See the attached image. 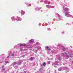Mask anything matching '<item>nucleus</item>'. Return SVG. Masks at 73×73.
<instances>
[{
    "label": "nucleus",
    "mask_w": 73,
    "mask_h": 73,
    "mask_svg": "<svg viewBox=\"0 0 73 73\" xmlns=\"http://www.w3.org/2000/svg\"><path fill=\"white\" fill-rule=\"evenodd\" d=\"M45 48L46 49H47L48 50H49V51L51 50V49L50 48H49V47L48 46H46L45 47Z\"/></svg>",
    "instance_id": "obj_1"
},
{
    "label": "nucleus",
    "mask_w": 73,
    "mask_h": 73,
    "mask_svg": "<svg viewBox=\"0 0 73 73\" xmlns=\"http://www.w3.org/2000/svg\"><path fill=\"white\" fill-rule=\"evenodd\" d=\"M65 13L66 14V16L67 17H69V14L67 13Z\"/></svg>",
    "instance_id": "obj_2"
},
{
    "label": "nucleus",
    "mask_w": 73,
    "mask_h": 73,
    "mask_svg": "<svg viewBox=\"0 0 73 73\" xmlns=\"http://www.w3.org/2000/svg\"><path fill=\"white\" fill-rule=\"evenodd\" d=\"M33 42V40L31 39L29 41V43H31V42Z\"/></svg>",
    "instance_id": "obj_3"
},
{
    "label": "nucleus",
    "mask_w": 73,
    "mask_h": 73,
    "mask_svg": "<svg viewBox=\"0 0 73 73\" xmlns=\"http://www.w3.org/2000/svg\"><path fill=\"white\" fill-rule=\"evenodd\" d=\"M58 70L59 71H61V70H62V68H59L58 69Z\"/></svg>",
    "instance_id": "obj_4"
},
{
    "label": "nucleus",
    "mask_w": 73,
    "mask_h": 73,
    "mask_svg": "<svg viewBox=\"0 0 73 73\" xmlns=\"http://www.w3.org/2000/svg\"><path fill=\"white\" fill-rule=\"evenodd\" d=\"M43 65L44 66H45L46 65V63L45 62H44L43 64Z\"/></svg>",
    "instance_id": "obj_5"
},
{
    "label": "nucleus",
    "mask_w": 73,
    "mask_h": 73,
    "mask_svg": "<svg viewBox=\"0 0 73 73\" xmlns=\"http://www.w3.org/2000/svg\"><path fill=\"white\" fill-rule=\"evenodd\" d=\"M25 13V12H24V11H22V15H24Z\"/></svg>",
    "instance_id": "obj_6"
},
{
    "label": "nucleus",
    "mask_w": 73,
    "mask_h": 73,
    "mask_svg": "<svg viewBox=\"0 0 73 73\" xmlns=\"http://www.w3.org/2000/svg\"><path fill=\"white\" fill-rule=\"evenodd\" d=\"M5 63L6 64H8L9 63V62L8 61H6L5 62Z\"/></svg>",
    "instance_id": "obj_7"
},
{
    "label": "nucleus",
    "mask_w": 73,
    "mask_h": 73,
    "mask_svg": "<svg viewBox=\"0 0 73 73\" xmlns=\"http://www.w3.org/2000/svg\"><path fill=\"white\" fill-rule=\"evenodd\" d=\"M27 45H26V44H23V46H26Z\"/></svg>",
    "instance_id": "obj_8"
},
{
    "label": "nucleus",
    "mask_w": 73,
    "mask_h": 73,
    "mask_svg": "<svg viewBox=\"0 0 73 73\" xmlns=\"http://www.w3.org/2000/svg\"><path fill=\"white\" fill-rule=\"evenodd\" d=\"M20 46H23V44H20Z\"/></svg>",
    "instance_id": "obj_9"
},
{
    "label": "nucleus",
    "mask_w": 73,
    "mask_h": 73,
    "mask_svg": "<svg viewBox=\"0 0 73 73\" xmlns=\"http://www.w3.org/2000/svg\"><path fill=\"white\" fill-rule=\"evenodd\" d=\"M3 70L4 71H5V68H3Z\"/></svg>",
    "instance_id": "obj_10"
},
{
    "label": "nucleus",
    "mask_w": 73,
    "mask_h": 73,
    "mask_svg": "<svg viewBox=\"0 0 73 73\" xmlns=\"http://www.w3.org/2000/svg\"><path fill=\"white\" fill-rule=\"evenodd\" d=\"M66 57H67V58H69V55H67Z\"/></svg>",
    "instance_id": "obj_11"
},
{
    "label": "nucleus",
    "mask_w": 73,
    "mask_h": 73,
    "mask_svg": "<svg viewBox=\"0 0 73 73\" xmlns=\"http://www.w3.org/2000/svg\"><path fill=\"white\" fill-rule=\"evenodd\" d=\"M4 66H2V68H4Z\"/></svg>",
    "instance_id": "obj_12"
},
{
    "label": "nucleus",
    "mask_w": 73,
    "mask_h": 73,
    "mask_svg": "<svg viewBox=\"0 0 73 73\" xmlns=\"http://www.w3.org/2000/svg\"><path fill=\"white\" fill-rule=\"evenodd\" d=\"M63 51H65V48H64L63 49Z\"/></svg>",
    "instance_id": "obj_13"
},
{
    "label": "nucleus",
    "mask_w": 73,
    "mask_h": 73,
    "mask_svg": "<svg viewBox=\"0 0 73 73\" xmlns=\"http://www.w3.org/2000/svg\"><path fill=\"white\" fill-rule=\"evenodd\" d=\"M11 56H14V54H12Z\"/></svg>",
    "instance_id": "obj_14"
},
{
    "label": "nucleus",
    "mask_w": 73,
    "mask_h": 73,
    "mask_svg": "<svg viewBox=\"0 0 73 73\" xmlns=\"http://www.w3.org/2000/svg\"><path fill=\"white\" fill-rule=\"evenodd\" d=\"M26 72H27V71H25L24 72V73H26Z\"/></svg>",
    "instance_id": "obj_15"
},
{
    "label": "nucleus",
    "mask_w": 73,
    "mask_h": 73,
    "mask_svg": "<svg viewBox=\"0 0 73 73\" xmlns=\"http://www.w3.org/2000/svg\"><path fill=\"white\" fill-rule=\"evenodd\" d=\"M36 44H38V42H36Z\"/></svg>",
    "instance_id": "obj_16"
},
{
    "label": "nucleus",
    "mask_w": 73,
    "mask_h": 73,
    "mask_svg": "<svg viewBox=\"0 0 73 73\" xmlns=\"http://www.w3.org/2000/svg\"><path fill=\"white\" fill-rule=\"evenodd\" d=\"M31 61H32V60H33V59H31Z\"/></svg>",
    "instance_id": "obj_17"
},
{
    "label": "nucleus",
    "mask_w": 73,
    "mask_h": 73,
    "mask_svg": "<svg viewBox=\"0 0 73 73\" xmlns=\"http://www.w3.org/2000/svg\"><path fill=\"white\" fill-rule=\"evenodd\" d=\"M8 57H9V56H8L7 57V58H8Z\"/></svg>",
    "instance_id": "obj_18"
},
{
    "label": "nucleus",
    "mask_w": 73,
    "mask_h": 73,
    "mask_svg": "<svg viewBox=\"0 0 73 73\" xmlns=\"http://www.w3.org/2000/svg\"><path fill=\"white\" fill-rule=\"evenodd\" d=\"M59 60H60V59Z\"/></svg>",
    "instance_id": "obj_19"
}]
</instances>
